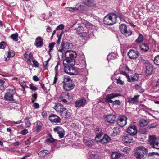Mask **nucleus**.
<instances>
[{
  "mask_svg": "<svg viewBox=\"0 0 159 159\" xmlns=\"http://www.w3.org/2000/svg\"><path fill=\"white\" fill-rule=\"evenodd\" d=\"M116 116L114 115H108L105 117L106 120L108 123L113 124L115 121Z\"/></svg>",
  "mask_w": 159,
  "mask_h": 159,
  "instance_id": "nucleus-20",
  "label": "nucleus"
},
{
  "mask_svg": "<svg viewBox=\"0 0 159 159\" xmlns=\"http://www.w3.org/2000/svg\"><path fill=\"white\" fill-rule=\"evenodd\" d=\"M149 123L148 120L144 119H142L139 120L140 125L142 127L147 125Z\"/></svg>",
  "mask_w": 159,
  "mask_h": 159,
  "instance_id": "nucleus-30",
  "label": "nucleus"
},
{
  "mask_svg": "<svg viewBox=\"0 0 159 159\" xmlns=\"http://www.w3.org/2000/svg\"><path fill=\"white\" fill-rule=\"evenodd\" d=\"M66 58L63 60V63L64 66H68V65L69 63L72 62V61L70 60L68 57H66Z\"/></svg>",
  "mask_w": 159,
  "mask_h": 159,
  "instance_id": "nucleus-38",
  "label": "nucleus"
},
{
  "mask_svg": "<svg viewBox=\"0 0 159 159\" xmlns=\"http://www.w3.org/2000/svg\"><path fill=\"white\" fill-rule=\"evenodd\" d=\"M15 90L12 88H9L7 89V92L4 96V99L6 100L13 101V95L14 93Z\"/></svg>",
  "mask_w": 159,
  "mask_h": 159,
  "instance_id": "nucleus-8",
  "label": "nucleus"
},
{
  "mask_svg": "<svg viewBox=\"0 0 159 159\" xmlns=\"http://www.w3.org/2000/svg\"><path fill=\"white\" fill-rule=\"evenodd\" d=\"M158 125V123L157 122H155L149 125L148 126V128L149 129L155 128Z\"/></svg>",
  "mask_w": 159,
  "mask_h": 159,
  "instance_id": "nucleus-45",
  "label": "nucleus"
},
{
  "mask_svg": "<svg viewBox=\"0 0 159 159\" xmlns=\"http://www.w3.org/2000/svg\"><path fill=\"white\" fill-rule=\"evenodd\" d=\"M140 96V95H134L132 98H128V102L130 104H137L139 98Z\"/></svg>",
  "mask_w": 159,
  "mask_h": 159,
  "instance_id": "nucleus-17",
  "label": "nucleus"
},
{
  "mask_svg": "<svg viewBox=\"0 0 159 159\" xmlns=\"http://www.w3.org/2000/svg\"><path fill=\"white\" fill-rule=\"evenodd\" d=\"M148 159H159V155L154 152L149 153L147 156Z\"/></svg>",
  "mask_w": 159,
  "mask_h": 159,
  "instance_id": "nucleus-27",
  "label": "nucleus"
},
{
  "mask_svg": "<svg viewBox=\"0 0 159 159\" xmlns=\"http://www.w3.org/2000/svg\"><path fill=\"white\" fill-rule=\"evenodd\" d=\"M77 56L76 52H71L70 51L66 52V53H64L63 55V57H68L72 61L74 60Z\"/></svg>",
  "mask_w": 159,
  "mask_h": 159,
  "instance_id": "nucleus-14",
  "label": "nucleus"
},
{
  "mask_svg": "<svg viewBox=\"0 0 159 159\" xmlns=\"http://www.w3.org/2000/svg\"><path fill=\"white\" fill-rule=\"evenodd\" d=\"M80 30H77V34L80 36L82 39H86L89 38V34L88 32H80Z\"/></svg>",
  "mask_w": 159,
  "mask_h": 159,
  "instance_id": "nucleus-24",
  "label": "nucleus"
},
{
  "mask_svg": "<svg viewBox=\"0 0 159 159\" xmlns=\"http://www.w3.org/2000/svg\"><path fill=\"white\" fill-rule=\"evenodd\" d=\"M37 97V94H34L32 95V98H31V101H32V103H34V101L36 99Z\"/></svg>",
  "mask_w": 159,
  "mask_h": 159,
  "instance_id": "nucleus-58",
  "label": "nucleus"
},
{
  "mask_svg": "<svg viewBox=\"0 0 159 159\" xmlns=\"http://www.w3.org/2000/svg\"><path fill=\"white\" fill-rule=\"evenodd\" d=\"M127 55L130 59H134L138 57L139 53L137 50L131 49L128 52Z\"/></svg>",
  "mask_w": 159,
  "mask_h": 159,
  "instance_id": "nucleus-11",
  "label": "nucleus"
},
{
  "mask_svg": "<svg viewBox=\"0 0 159 159\" xmlns=\"http://www.w3.org/2000/svg\"><path fill=\"white\" fill-rule=\"evenodd\" d=\"M6 45V43L4 41H2L0 43V48L4 49Z\"/></svg>",
  "mask_w": 159,
  "mask_h": 159,
  "instance_id": "nucleus-56",
  "label": "nucleus"
},
{
  "mask_svg": "<svg viewBox=\"0 0 159 159\" xmlns=\"http://www.w3.org/2000/svg\"><path fill=\"white\" fill-rule=\"evenodd\" d=\"M83 142L86 145L88 146H91L94 144V142L93 140L84 139Z\"/></svg>",
  "mask_w": 159,
  "mask_h": 159,
  "instance_id": "nucleus-34",
  "label": "nucleus"
},
{
  "mask_svg": "<svg viewBox=\"0 0 159 159\" xmlns=\"http://www.w3.org/2000/svg\"><path fill=\"white\" fill-rule=\"evenodd\" d=\"M127 131L130 135L134 136L137 133V130L136 126L134 125L129 126L128 128Z\"/></svg>",
  "mask_w": 159,
  "mask_h": 159,
  "instance_id": "nucleus-12",
  "label": "nucleus"
},
{
  "mask_svg": "<svg viewBox=\"0 0 159 159\" xmlns=\"http://www.w3.org/2000/svg\"><path fill=\"white\" fill-rule=\"evenodd\" d=\"M29 86L30 88L32 90L35 91L38 89V88L32 84H30Z\"/></svg>",
  "mask_w": 159,
  "mask_h": 159,
  "instance_id": "nucleus-57",
  "label": "nucleus"
},
{
  "mask_svg": "<svg viewBox=\"0 0 159 159\" xmlns=\"http://www.w3.org/2000/svg\"><path fill=\"white\" fill-rule=\"evenodd\" d=\"M96 156V155H95L94 154H91L90 155H89V156H88V157L90 159H95Z\"/></svg>",
  "mask_w": 159,
  "mask_h": 159,
  "instance_id": "nucleus-60",
  "label": "nucleus"
},
{
  "mask_svg": "<svg viewBox=\"0 0 159 159\" xmlns=\"http://www.w3.org/2000/svg\"><path fill=\"white\" fill-rule=\"evenodd\" d=\"M139 77L138 75L137 74H135L130 77L129 76V80H127L128 82H134L137 81Z\"/></svg>",
  "mask_w": 159,
  "mask_h": 159,
  "instance_id": "nucleus-32",
  "label": "nucleus"
},
{
  "mask_svg": "<svg viewBox=\"0 0 159 159\" xmlns=\"http://www.w3.org/2000/svg\"><path fill=\"white\" fill-rule=\"evenodd\" d=\"M30 119L28 117H26L25 119V122L28 127H29L31 125L30 121Z\"/></svg>",
  "mask_w": 159,
  "mask_h": 159,
  "instance_id": "nucleus-44",
  "label": "nucleus"
},
{
  "mask_svg": "<svg viewBox=\"0 0 159 159\" xmlns=\"http://www.w3.org/2000/svg\"><path fill=\"white\" fill-rule=\"evenodd\" d=\"M61 65V63L60 61H58L57 63V65L54 68V72L56 75L58 74V70L59 66Z\"/></svg>",
  "mask_w": 159,
  "mask_h": 159,
  "instance_id": "nucleus-41",
  "label": "nucleus"
},
{
  "mask_svg": "<svg viewBox=\"0 0 159 159\" xmlns=\"http://www.w3.org/2000/svg\"><path fill=\"white\" fill-rule=\"evenodd\" d=\"M134 156L137 159H145L148 153L147 149L144 147L139 146L135 149Z\"/></svg>",
  "mask_w": 159,
  "mask_h": 159,
  "instance_id": "nucleus-2",
  "label": "nucleus"
},
{
  "mask_svg": "<svg viewBox=\"0 0 159 159\" xmlns=\"http://www.w3.org/2000/svg\"><path fill=\"white\" fill-rule=\"evenodd\" d=\"M102 135L103 133L101 131L98 133H97L95 138V141L98 142H101L102 138L103 137Z\"/></svg>",
  "mask_w": 159,
  "mask_h": 159,
  "instance_id": "nucleus-29",
  "label": "nucleus"
},
{
  "mask_svg": "<svg viewBox=\"0 0 159 159\" xmlns=\"http://www.w3.org/2000/svg\"><path fill=\"white\" fill-rule=\"evenodd\" d=\"M123 154L119 152H113L112 153L111 157L112 159H121Z\"/></svg>",
  "mask_w": 159,
  "mask_h": 159,
  "instance_id": "nucleus-22",
  "label": "nucleus"
},
{
  "mask_svg": "<svg viewBox=\"0 0 159 159\" xmlns=\"http://www.w3.org/2000/svg\"><path fill=\"white\" fill-rule=\"evenodd\" d=\"M64 27V25L62 24L58 26L55 30H62Z\"/></svg>",
  "mask_w": 159,
  "mask_h": 159,
  "instance_id": "nucleus-54",
  "label": "nucleus"
},
{
  "mask_svg": "<svg viewBox=\"0 0 159 159\" xmlns=\"http://www.w3.org/2000/svg\"><path fill=\"white\" fill-rule=\"evenodd\" d=\"M18 34L17 33L11 35V38L14 41H17L18 40Z\"/></svg>",
  "mask_w": 159,
  "mask_h": 159,
  "instance_id": "nucleus-48",
  "label": "nucleus"
},
{
  "mask_svg": "<svg viewBox=\"0 0 159 159\" xmlns=\"http://www.w3.org/2000/svg\"><path fill=\"white\" fill-rule=\"evenodd\" d=\"M120 74L125 76L127 78V80H129V76L124 71H122L120 73Z\"/></svg>",
  "mask_w": 159,
  "mask_h": 159,
  "instance_id": "nucleus-62",
  "label": "nucleus"
},
{
  "mask_svg": "<svg viewBox=\"0 0 159 159\" xmlns=\"http://www.w3.org/2000/svg\"><path fill=\"white\" fill-rule=\"evenodd\" d=\"M49 119L52 123H58L61 121L60 118L58 116L52 114L49 115Z\"/></svg>",
  "mask_w": 159,
  "mask_h": 159,
  "instance_id": "nucleus-16",
  "label": "nucleus"
},
{
  "mask_svg": "<svg viewBox=\"0 0 159 159\" xmlns=\"http://www.w3.org/2000/svg\"><path fill=\"white\" fill-rule=\"evenodd\" d=\"M36 131L37 132H39L41 129V128L43 126V124L40 121H37L36 122Z\"/></svg>",
  "mask_w": 159,
  "mask_h": 159,
  "instance_id": "nucleus-39",
  "label": "nucleus"
},
{
  "mask_svg": "<svg viewBox=\"0 0 159 159\" xmlns=\"http://www.w3.org/2000/svg\"><path fill=\"white\" fill-rule=\"evenodd\" d=\"M56 111L60 113L61 117L64 119L69 118L71 116L70 113L69 111L64 108L61 103H57L53 107Z\"/></svg>",
  "mask_w": 159,
  "mask_h": 159,
  "instance_id": "nucleus-1",
  "label": "nucleus"
},
{
  "mask_svg": "<svg viewBox=\"0 0 159 159\" xmlns=\"http://www.w3.org/2000/svg\"><path fill=\"white\" fill-rule=\"evenodd\" d=\"M111 141L110 138L107 135H104L102 138L101 142L102 143H107Z\"/></svg>",
  "mask_w": 159,
  "mask_h": 159,
  "instance_id": "nucleus-31",
  "label": "nucleus"
},
{
  "mask_svg": "<svg viewBox=\"0 0 159 159\" xmlns=\"http://www.w3.org/2000/svg\"><path fill=\"white\" fill-rule=\"evenodd\" d=\"M63 84H66L68 83L71 82L72 81L70 77L67 75L64 76Z\"/></svg>",
  "mask_w": 159,
  "mask_h": 159,
  "instance_id": "nucleus-37",
  "label": "nucleus"
},
{
  "mask_svg": "<svg viewBox=\"0 0 159 159\" xmlns=\"http://www.w3.org/2000/svg\"><path fill=\"white\" fill-rule=\"evenodd\" d=\"M54 139L52 137L50 138L49 139H47L46 140V141L49 142H53L54 141Z\"/></svg>",
  "mask_w": 159,
  "mask_h": 159,
  "instance_id": "nucleus-61",
  "label": "nucleus"
},
{
  "mask_svg": "<svg viewBox=\"0 0 159 159\" xmlns=\"http://www.w3.org/2000/svg\"><path fill=\"white\" fill-rule=\"evenodd\" d=\"M127 120V118L125 116H121L118 117L117 121V123L119 126L123 127L126 124Z\"/></svg>",
  "mask_w": 159,
  "mask_h": 159,
  "instance_id": "nucleus-9",
  "label": "nucleus"
},
{
  "mask_svg": "<svg viewBox=\"0 0 159 159\" xmlns=\"http://www.w3.org/2000/svg\"><path fill=\"white\" fill-rule=\"evenodd\" d=\"M152 68H149V70H148V67H146V70L145 71L146 75L147 76L148 75L152 73Z\"/></svg>",
  "mask_w": 159,
  "mask_h": 159,
  "instance_id": "nucleus-51",
  "label": "nucleus"
},
{
  "mask_svg": "<svg viewBox=\"0 0 159 159\" xmlns=\"http://www.w3.org/2000/svg\"><path fill=\"white\" fill-rule=\"evenodd\" d=\"M61 45V49H59V52H57L58 55L59 57L61 56L63 57V55H64V53L70 51L69 49L72 47V45L69 42H67L65 43L63 41H62Z\"/></svg>",
  "mask_w": 159,
  "mask_h": 159,
  "instance_id": "nucleus-4",
  "label": "nucleus"
},
{
  "mask_svg": "<svg viewBox=\"0 0 159 159\" xmlns=\"http://www.w3.org/2000/svg\"><path fill=\"white\" fill-rule=\"evenodd\" d=\"M154 62L156 65H159V55L156 56L154 60Z\"/></svg>",
  "mask_w": 159,
  "mask_h": 159,
  "instance_id": "nucleus-46",
  "label": "nucleus"
},
{
  "mask_svg": "<svg viewBox=\"0 0 159 159\" xmlns=\"http://www.w3.org/2000/svg\"><path fill=\"white\" fill-rule=\"evenodd\" d=\"M116 83L120 85H123L124 84V81L121 80V77H119L118 78H116Z\"/></svg>",
  "mask_w": 159,
  "mask_h": 159,
  "instance_id": "nucleus-47",
  "label": "nucleus"
},
{
  "mask_svg": "<svg viewBox=\"0 0 159 159\" xmlns=\"http://www.w3.org/2000/svg\"><path fill=\"white\" fill-rule=\"evenodd\" d=\"M121 33L126 36L130 35L132 33L131 30H120Z\"/></svg>",
  "mask_w": 159,
  "mask_h": 159,
  "instance_id": "nucleus-40",
  "label": "nucleus"
},
{
  "mask_svg": "<svg viewBox=\"0 0 159 159\" xmlns=\"http://www.w3.org/2000/svg\"><path fill=\"white\" fill-rule=\"evenodd\" d=\"M84 27L87 29L93 30L95 29V27L89 23H87L86 24L81 23L80 26H78L77 30L84 29Z\"/></svg>",
  "mask_w": 159,
  "mask_h": 159,
  "instance_id": "nucleus-10",
  "label": "nucleus"
},
{
  "mask_svg": "<svg viewBox=\"0 0 159 159\" xmlns=\"http://www.w3.org/2000/svg\"><path fill=\"white\" fill-rule=\"evenodd\" d=\"M120 30H127V26L125 24H122L119 26Z\"/></svg>",
  "mask_w": 159,
  "mask_h": 159,
  "instance_id": "nucleus-53",
  "label": "nucleus"
},
{
  "mask_svg": "<svg viewBox=\"0 0 159 159\" xmlns=\"http://www.w3.org/2000/svg\"><path fill=\"white\" fill-rule=\"evenodd\" d=\"M149 144L154 148L159 149V143L157 141V138L155 135H151L149 137Z\"/></svg>",
  "mask_w": 159,
  "mask_h": 159,
  "instance_id": "nucleus-7",
  "label": "nucleus"
},
{
  "mask_svg": "<svg viewBox=\"0 0 159 159\" xmlns=\"http://www.w3.org/2000/svg\"><path fill=\"white\" fill-rule=\"evenodd\" d=\"M143 40V37L141 34H139L138 38L136 40L135 42L137 43H139L141 42Z\"/></svg>",
  "mask_w": 159,
  "mask_h": 159,
  "instance_id": "nucleus-42",
  "label": "nucleus"
},
{
  "mask_svg": "<svg viewBox=\"0 0 159 159\" xmlns=\"http://www.w3.org/2000/svg\"><path fill=\"white\" fill-rule=\"evenodd\" d=\"M15 55V52L13 50H11L10 51L7 52H5L4 55V58L5 61H8L11 57H13Z\"/></svg>",
  "mask_w": 159,
  "mask_h": 159,
  "instance_id": "nucleus-21",
  "label": "nucleus"
},
{
  "mask_svg": "<svg viewBox=\"0 0 159 159\" xmlns=\"http://www.w3.org/2000/svg\"><path fill=\"white\" fill-rule=\"evenodd\" d=\"M119 128L116 127H114L113 129V133L111 134V136H115L117 135L120 133Z\"/></svg>",
  "mask_w": 159,
  "mask_h": 159,
  "instance_id": "nucleus-36",
  "label": "nucleus"
},
{
  "mask_svg": "<svg viewBox=\"0 0 159 159\" xmlns=\"http://www.w3.org/2000/svg\"><path fill=\"white\" fill-rule=\"evenodd\" d=\"M63 87L65 90L69 91L72 89L74 88V85L72 82L63 84Z\"/></svg>",
  "mask_w": 159,
  "mask_h": 159,
  "instance_id": "nucleus-26",
  "label": "nucleus"
},
{
  "mask_svg": "<svg viewBox=\"0 0 159 159\" xmlns=\"http://www.w3.org/2000/svg\"><path fill=\"white\" fill-rule=\"evenodd\" d=\"M64 67V71L68 74L71 75H76L78 73V69L77 68L69 66Z\"/></svg>",
  "mask_w": 159,
  "mask_h": 159,
  "instance_id": "nucleus-6",
  "label": "nucleus"
},
{
  "mask_svg": "<svg viewBox=\"0 0 159 159\" xmlns=\"http://www.w3.org/2000/svg\"><path fill=\"white\" fill-rule=\"evenodd\" d=\"M70 96L68 93H63L61 94V95L59 97L58 99L60 100V101H62L64 103H66L67 101L66 99H65L64 98L71 99V98H70Z\"/></svg>",
  "mask_w": 159,
  "mask_h": 159,
  "instance_id": "nucleus-19",
  "label": "nucleus"
},
{
  "mask_svg": "<svg viewBox=\"0 0 159 159\" xmlns=\"http://www.w3.org/2000/svg\"><path fill=\"white\" fill-rule=\"evenodd\" d=\"M5 81L0 79V90H3L4 89V84Z\"/></svg>",
  "mask_w": 159,
  "mask_h": 159,
  "instance_id": "nucleus-49",
  "label": "nucleus"
},
{
  "mask_svg": "<svg viewBox=\"0 0 159 159\" xmlns=\"http://www.w3.org/2000/svg\"><path fill=\"white\" fill-rule=\"evenodd\" d=\"M66 9L71 13L74 12L75 11L77 10H78V8H77L73 7H66Z\"/></svg>",
  "mask_w": 159,
  "mask_h": 159,
  "instance_id": "nucleus-43",
  "label": "nucleus"
},
{
  "mask_svg": "<svg viewBox=\"0 0 159 159\" xmlns=\"http://www.w3.org/2000/svg\"><path fill=\"white\" fill-rule=\"evenodd\" d=\"M53 130L55 132L57 133L59 135L60 138L64 137L65 134V131L60 126H57L54 128Z\"/></svg>",
  "mask_w": 159,
  "mask_h": 159,
  "instance_id": "nucleus-13",
  "label": "nucleus"
},
{
  "mask_svg": "<svg viewBox=\"0 0 159 159\" xmlns=\"http://www.w3.org/2000/svg\"><path fill=\"white\" fill-rule=\"evenodd\" d=\"M32 62L33 64V66L36 68L38 67L39 66V63L36 60H33Z\"/></svg>",
  "mask_w": 159,
  "mask_h": 159,
  "instance_id": "nucleus-55",
  "label": "nucleus"
},
{
  "mask_svg": "<svg viewBox=\"0 0 159 159\" xmlns=\"http://www.w3.org/2000/svg\"><path fill=\"white\" fill-rule=\"evenodd\" d=\"M140 48L143 51L147 52L149 50V47L146 44L143 43L140 46Z\"/></svg>",
  "mask_w": 159,
  "mask_h": 159,
  "instance_id": "nucleus-35",
  "label": "nucleus"
},
{
  "mask_svg": "<svg viewBox=\"0 0 159 159\" xmlns=\"http://www.w3.org/2000/svg\"><path fill=\"white\" fill-rule=\"evenodd\" d=\"M121 96L119 93H113L107 95L105 99L106 102L112 103L113 105H120L121 102L118 100L113 101L111 99L114 98Z\"/></svg>",
  "mask_w": 159,
  "mask_h": 159,
  "instance_id": "nucleus-5",
  "label": "nucleus"
},
{
  "mask_svg": "<svg viewBox=\"0 0 159 159\" xmlns=\"http://www.w3.org/2000/svg\"><path fill=\"white\" fill-rule=\"evenodd\" d=\"M28 133V131L27 129H24L22 130L21 132V134L23 135H25Z\"/></svg>",
  "mask_w": 159,
  "mask_h": 159,
  "instance_id": "nucleus-63",
  "label": "nucleus"
},
{
  "mask_svg": "<svg viewBox=\"0 0 159 159\" xmlns=\"http://www.w3.org/2000/svg\"><path fill=\"white\" fill-rule=\"evenodd\" d=\"M82 2L88 7H92L93 8L96 7L94 0H81Z\"/></svg>",
  "mask_w": 159,
  "mask_h": 159,
  "instance_id": "nucleus-15",
  "label": "nucleus"
},
{
  "mask_svg": "<svg viewBox=\"0 0 159 159\" xmlns=\"http://www.w3.org/2000/svg\"><path fill=\"white\" fill-rule=\"evenodd\" d=\"M24 57L25 58V60L27 61L29 65H31V62L30 59L33 58V54L31 52L29 54H25L24 55Z\"/></svg>",
  "mask_w": 159,
  "mask_h": 159,
  "instance_id": "nucleus-25",
  "label": "nucleus"
},
{
  "mask_svg": "<svg viewBox=\"0 0 159 159\" xmlns=\"http://www.w3.org/2000/svg\"><path fill=\"white\" fill-rule=\"evenodd\" d=\"M33 106L35 109H38L39 107V104L37 103H34L33 104Z\"/></svg>",
  "mask_w": 159,
  "mask_h": 159,
  "instance_id": "nucleus-64",
  "label": "nucleus"
},
{
  "mask_svg": "<svg viewBox=\"0 0 159 159\" xmlns=\"http://www.w3.org/2000/svg\"><path fill=\"white\" fill-rule=\"evenodd\" d=\"M55 44V43H54V42H52V43H50L49 44V47L50 48V50H53V48L54 47V46Z\"/></svg>",
  "mask_w": 159,
  "mask_h": 159,
  "instance_id": "nucleus-59",
  "label": "nucleus"
},
{
  "mask_svg": "<svg viewBox=\"0 0 159 159\" xmlns=\"http://www.w3.org/2000/svg\"><path fill=\"white\" fill-rule=\"evenodd\" d=\"M35 44L37 47H40L43 45V40L41 37H39L36 38Z\"/></svg>",
  "mask_w": 159,
  "mask_h": 159,
  "instance_id": "nucleus-28",
  "label": "nucleus"
},
{
  "mask_svg": "<svg viewBox=\"0 0 159 159\" xmlns=\"http://www.w3.org/2000/svg\"><path fill=\"white\" fill-rule=\"evenodd\" d=\"M118 17L120 18L117 13L107 15L104 18V23L107 25H112L117 22V19Z\"/></svg>",
  "mask_w": 159,
  "mask_h": 159,
  "instance_id": "nucleus-3",
  "label": "nucleus"
},
{
  "mask_svg": "<svg viewBox=\"0 0 159 159\" xmlns=\"http://www.w3.org/2000/svg\"><path fill=\"white\" fill-rule=\"evenodd\" d=\"M49 153V152L47 150H43L39 152L38 155L39 157H44L46 156Z\"/></svg>",
  "mask_w": 159,
  "mask_h": 159,
  "instance_id": "nucleus-33",
  "label": "nucleus"
},
{
  "mask_svg": "<svg viewBox=\"0 0 159 159\" xmlns=\"http://www.w3.org/2000/svg\"><path fill=\"white\" fill-rule=\"evenodd\" d=\"M86 102V100L84 98H81L77 100L75 103L76 107L84 106Z\"/></svg>",
  "mask_w": 159,
  "mask_h": 159,
  "instance_id": "nucleus-23",
  "label": "nucleus"
},
{
  "mask_svg": "<svg viewBox=\"0 0 159 159\" xmlns=\"http://www.w3.org/2000/svg\"><path fill=\"white\" fill-rule=\"evenodd\" d=\"M122 151L125 153L128 154L130 152V148L128 147H125L123 149Z\"/></svg>",
  "mask_w": 159,
  "mask_h": 159,
  "instance_id": "nucleus-50",
  "label": "nucleus"
},
{
  "mask_svg": "<svg viewBox=\"0 0 159 159\" xmlns=\"http://www.w3.org/2000/svg\"><path fill=\"white\" fill-rule=\"evenodd\" d=\"M122 141L124 143H129L132 141V139L130 135L126 134L122 137Z\"/></svg>",
  "mask_w": 159,
  "mask_h": 159,
  "instance_id": "nucleus-18",
  "label": "nucleus"
},
{
  "mask_svg": "<svg viewBox=\"0 0 159 159\" xmlns=\"http://www.w3.org/2000/svg\"><path fill=\"white\" fill-rule=\"evenodd\" d=\"M82 59H79V63L80 64L85 65L86 64V61L84 57V55L82 56Z\"/></svg>",
  "mask_w": 159,
  "mask_h": 159,
  "instance_id": "nucleus-52",
  "label": "nucleus"
}]
</instances>
